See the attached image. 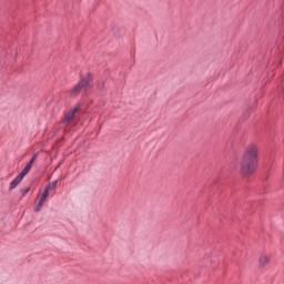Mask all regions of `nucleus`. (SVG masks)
<instances>
[{"mask_svg": "<svg viewBox=\"0 0 284 284\" xmlns=\"http://www.w3.org/2000/svg\"><path fill=\"white\" fill-rule=\"evenodd\" d=\"M256 165H258V146L248 144L243 152L240 170L242 174H252Z\"/></svg>", "mask_w": 284, "mask_h": 284, "instance_id": "f257e3e1", "label": "nucleus"}, {"mask_svg": "<svg viewBox=\"0 0 284 284\" xmlns=\"http://www.w3.org/2000/svg\"><path fill=\"white\" fill-rule=\"evenodd\" d=\"M90 83H92V74H88L82 78L81 81L70 90V97H79V94H81V90H88L91 88Z\"/></svg>", "mask_w": 284, "mask_h": 284, "instance_id": "f03ea898", "label": "nucleus"}, {"mask_svg": "<svg viewBox=\"0 0 284 284\" xmlns=\"http://www.w3.org/2000/svg\"><path fill=\"white\" fill-rule=\"evenodd\" d=\"M48 196H50V193L48 191H40L38 195V204L34 207V212H41V209L45 204V201H48Z\"/></svg>", "mask_w": 284, "mask_h": 284, "instance_id": "7ed1b4c3", "label": "nucleus"}, {"mask_svg": "<svg viewBox=\"0 0 284 284\" xmlns=\"http://www.w3.org/2000/svg\"><path fill=\"white\" fill-rule=\"evenodd\" d=\"M37 156H39V153H36L33 155V159H31L27 165L23 168V170L19 173V175L22 176V179H26V175L28 174V172H30V170H32V165H34V161H37Z\"/></svg>", "mask_w": 284, "mask_h": 284, "instance_id": "20e7f679", "label": "nucleus"}, {"mask_svg": "<svg viewBox=\"0 0 284 284\" xmlns=\"http://www.w3.org/2000/svg\"><path fill=\"white\" fill-rule=\"evenodd\" d=\"M260 267H265V265H270V256L262 254L258 258Z\"/></svg>", "mask_w": 284, "mask_h": 284, "instance_id": "39448f33", "label": "nucleus"}, {"mask_svg": "<svg viewBox=\"0 0 284 284\" xmlns=\"http://www.w3.org/2000/svg\"><path fill=\"white\" fill-rule=\"evenodd\" d=\"M79 111V108L74 106L73 109H71L64 116L65 121H72V119H74V114H77V112Z\"/></svg>", "mask_w": 284, "mask_h": 284, "instance_id": "423d86ee", "label": "nucleus"}, {"mask_svg": "<svg viewBox=\"0 0 284 284\" xmlns=\"http://www.w3.org/2000/svg\"><path fill=\"white\" fill-rule=\"evenodd\" d=\"M22 181H23V178L18 174V176L10 183L9 190L10 191L14 190V187H17V185H19V183H21Z\"/></svg>", "mask_w": 284, "mask_h": 284, "instance_id": "0eeeda50", "label": "nucleus"}, {"mask_svg": "<svg viewBox=\"0 0 284 284\" xmlns=\"http://www.w3.org/2000/svg\"><path fill=\"white\" fill-rule=\"evenodd\" d=\"M54 187H57V182L50 183L48 186H45L44 191L50 194V190H54Z\"/></svg>", "mask_w": 284, "mask_h": 284, "instance_id": "6e6552de", "label": "nucleus"}, {"mask_svg": "<svg viewBox=\"0 0 284 284\" xmlns=\"http://www.w3.org/2000/svg\"><path fill=\"white\" fill-rule=\"evenodd\" d=\"M28 192H30V187H23L20 190V194H22V196H26V194H28Z\"/></svg>", "mask_w": 284, "mask_h": 284, "instance_id": "1a4fd4ad", "label": "nucleus"}]
</instances>
